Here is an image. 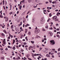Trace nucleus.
I'll use <instances>...</instances> for the list:
<instances>
[{
	"mask_svg": "<svg viewBox=\"0 0 60 60\" xmlns=\"http://www.w3.org/2000/svg\"><path fill=\"white\" fill-rule=\"evenodd\" d=\"M47 58H45L44 59V60H47Z\"/></svg>",
	"mask_w": 60,
	"mask_h": 60,
	"instance_id": "nucleus-63",
	"label": "nucleus"
},
{
	"mask_svg": "<svg viewBox=\"0 0 60 60\" xmlns=\"http://www.w3.org/2000/svg\"><path fill=\"white\" fill-rule=\"evenodd\" d=\"M56 30L57 31H59V28H58L56 29Z\"/></svg>",
	"mask_w": 60,
	"mask_h": 60,
	"instance_id": "nucleus-54",
	"label": "nucleus"
},
{
	"mask_svg": "<svg viewBox=\"0 0 60 60\" xmlns=\"http://www.w3.org/2000/svg\"><path fill=\"white\" fill-rule=\"evenodd\" d=\"M2 36H3V37H4V36H5V35L4 34L2 33Z\"/></svg>",
	"mask_w": 60,
	"mask_h": 60,
	"instance_id": "nucleus-12",
	"label": "nucleus"
},
{
	"mask_svg": "<svg viewBox=\"0 0 60 60\" xmlns=\"http://www.w3.org/2000/svg\"><path fill=\"white\" fill-rule=\"evenodd\" d=\"M25 47H28V46L27 45H26L25 46Z\"/></svg>",
	"mask_w": 60,
	"mask_h": 60,
	"instance_id": "nucleus-49",
	"label": "nucleus"
},
{
	"mask_svg": "<svg viewBox=\"0 0 60 60\" xmlns=\"http://www.w3.org/2000/svg\"><path fill=\"white\" fill-rule=\"evenodd\" d=\"M44 12H46L47 11L46 10H43Z\"/></svg>",
	"mask_w": 60,
	"mask_h": 60,
	"instance_id": "nucleus-34",
	"label": "nucleus"
},
{
	"mask_svg": "<svg viewBox=\"0 0 60 60\" xmlns=\"http://www.w3.org/2000/svg\"><path fill=\"white\" fill-rule=\"evenodd\" d=\"M55 11H58V10L56 9V10Z\"/></svg>",
	"mask_w": 60,
	"mask_h": 60,
	"instance_id": "nucleus-57",
	"label": "nucleus"
},
{
	"mask_svg": "<svg viewBox=\"0 0 60 60\" xmlns=\"http://www.w3.org/2000/svg\"><path fill=\"white\" fill-rule=\"evenodd\" d=\"M28 59H29V60H32V59H31V58H28Z\"/></svg>",
	"mask_w": 60,
	"mask_h": 60,
	"instance_id": "nucleus-39",
	"label": "nucleus"
},
{
	"mask_svg": "<svg viewBox=\"0 0 60 60\" xmlns=\"http://www.w3.org/2000/svg\"><path fill=\"white\" fill-rule=\"evenodd\" d=\"M44 40H42V42H44Z\"/></svg>",
	"mask_w": 60,
	"mask_h": 60,
	"instance_id": "nucleus-51",
	"label": "nucleus"
},
{
	"mask_svg": "<svg viewBox=\"0 0 60 60\" xmlns=\"http://www.w3.org/2000/svg\"><path fill=\"white\" fill-rule=\"evenodd\" d=\"M22 41H25V39H23Z\"/></svg>",
	"mask_w": 60,
	"mask_h": 60,
	"instance_id": "nucleus-64",
	"label": "nucleus"
},
{
	"mask_svg": "<svg viewBox=\"0 0 60 60\" xmlns=\"http://www.w3.org/2000/svg\"><path fill=\"white\" fill-rule=\"evenodd\" d=\"M52 57L53 58H54V55H52Z\"/></svg>",
	"mask_w": 60,
	"mask_h": 60,
	"instance_id": "nucleus-62",
	"label": "nucleus"
},
{
	"mask_svg": "<svg viewBox=\"0 0 60 60\" xmlns=\"http://www.w3.org/2000/svg\"><path fill=\"white\" fill-rule=\"evenodd\" d=\"M25 6L24 5L23 6V8H25Z\"/></svg>",
	"mask_w": 60,
	"mask_h": 60,
	"instance_id": "nucleus-44",
	"label": "nucleus"
},
{
	"mask_svg": "<svg viewBox=\"0 0 60 60\" xmlns=\"http://www.w3.org/2000/svg\"><path fill=\"white\" fill-rule=\"evenodd\" d=\"M42 30L43 31H45L46 30H45V29L44 28H43L42 29Z\"/></svg>",
	"mask_w": 60,
	"mask_h": 60,
	"instance_id": "nucleus-16",
	"label": "nucleus"
},
{
	"mask_svg": "<svg viewBox=\"0 0 60 60\" xmlns=\"http://www.w3.org/2000/svg\"><path fill=\"white\" fill-rule=\"evenodd\" d=\"M7 27H8L10 26V25H9V24H7Z\"/></svg>",
	"mask_w": 60,
	"mask_h": 60,
	"instance_id": "nucleus-26",
	"label": "nucleus"
},
{
	"mask_svg": "<svg viewBox=\"0 0 60 60\" xmlns=\"http://www.w3.org/2000/svg\"><path fill=\"white\" fill-rule=\"evenodd\" d=\"M3 8H4V10H5V7L4 6H3Z\"/></svg>",
	"mask_w": 60,
	"mask_h": 60,
	"instance_id": "nucleus-32",
	"label": "nucleus"
},
{
	"mask_svg": "<svg viewBox=\"0 0 60 60\" xmlns=\"http://www.w3.org/2000/svg\"><path fill=\"white\" fill-rule=\"evenodd\" d=\"M49 34H50L51 35V36H52V35H53V34L52 33L50 32L49 33Z\"/></svg>",
	"mask_w": 60,
	"mask_h": 60,
	"instance_id": "nucleus-10",
	"label": "nucleus"
},
{
	"mask_svg": "<svg viewBox=\"0 0 60 60\" xmlns=\"http://www.w3.org/2000/svg\"><path fill=\"white\" fill-rule=\"evenodd\" d=\"M44 40L45 41H46V40H47V38H44Z\"/></svg>",
	"mask_w": 60,
	"mask_h": 60,
	"instance_id": "nucleus-45",
	"label": "nucleus"
},
{
	"mask_svg": "<svg viewBox=\"0 0 60 60\" xmlns=\"http://www.w3.org/2000/svg\"><path fill=\"white\" fill-rule=\"evenodd\" d=\"M50 44L52 45H54L55 44V42L54 40H51L50 41Z\"/></svg>",
	"mask_w": 60,
	"mask_h": 60,
	"instance_id": "nucleus-3",
	"label": "nucleus"
},
{
	"mask_svg": "<svg viewBox=\"0 0 60 60\" xmlns=\"http://www.w3.org/2000/svg\"><path fill=\"white\" fill-rule=\"evenodd\" d=\"M25 39H26V41H28V39H27V37L26 36L25 37Z\"/></svg>",
	"mask_w": 60,
	"mask_h": 60,
	"instance_id": "nucleus-14",
	"label": "nucleus"
},
{
	"mask_svg": "<svg viewBox=\"0 0 60 60\" xmlns=\"http://www.w3.org/2000/svg\"><path fill=\"white\" fill-rule=\"evenodd\" d=\"M15 40H13V44H14V43H15Z\"/></svg>",
	"mask_w": 60,
	"mask_h": 60,
	"instance_id": "nucleus-15",
	"label": "nucleus"
},
{
	"mask_svg": "<svg viewBox=\"0 0 60 60\" xmlns=\"http://www.w3.org/2000/svg\"><path fill=\"white\" fill-rule=\"evenodd\" d=\"M0 18H3V16H2V15H0Z\"/></svg>",
	"mask_w": 60,
	"mask_h": 60,
	"instance_id": "nucleus-24",
	"label": "nucleus"
},
{
	"mask_svg": "<svg viewBox=\"0 0 60 60\" xmlns=\"http://www.w3.org/2000/svg\"><path fill=\"white\" fill-rule=\"evenodd\" d=\"M3 44H4V45H5V44H6V43H5V41H4V40H3Z\"/></svg>",
	"mask_w": 60,
	"mask_h": 60,
	"instance_id": "nucleus-6",
	"label": "nucleus"
},
{
	"mask_svg": "<svg viewBox=\"0 0 60 60\" xmlns=\"http://www.w3.org/2000/svg\"><path fill=\"white\" fill-rule=\"evenodd\" d=\"M16 27L15 26H14L13 28V29L14 30H16Z\"/></svg>",
	"mask_w": 60,
	"mask_h": 60,
	"instance_id": "nucleus-8",
	"label": "nucleus"
},
{
	"mask_svg": "<svg viewBox=\"0 0 60 60\" xmlns=\"http://www.w3.org/2000/svg\"><path fill=\"white\" fill-rule=\"evenodd\" d=\"M12 12H10L9 13V14L11 15L12 14Z\"/></svg>",
	"mask_w": 60,
	"mask_h": 60,
	"instance_id": "nucleus-30",
	"label": "nucleus"
},
{
	"mask_svg": "<svg viewBox=\"0 0 60 60\" xmlns=\"http://www.w3.org/2000/svg\"><path fill=\"white\" fill-rule=\"evenodd\" d=\"M49 29L50 30H52V29H53L52 28V27H51Z\"/></svg>",
	"mask_w": 60,
	"mask_h": 60,
	"instance_id": "nucleus-20",
	"label": "nucleus"
},
{
	"mask_svg": "<svg viewBox=\"0 0 60 60\" xmlns=\"http://www.w3.org/2000/svg\"><path fill=\"white\" fill-rule=\"evenodd\" d=\"M57 37H58V38H60V36H59V35H57Z\"/></svg>",
	"mask_w": 60,
	"mask_h": 60,
	"instance_id": "nucleus-18",
	"label": "nucleus"
},
{
	"mask_svg": "<svg viewBox=\"0 0 60 60\" xmlns=\"http://www.w3.org/2000/svg\"><path fill=\"white\" fill-rule=\"evenodd\" d=\"M13 59H14V60H15V59H16V58H15V57H14L13 58Z\"/></svg>",
	"mask_w": 60,
	"mask_h": 60,
	"instance_id": "nucleus-55",
	"label": "nucleus"
},
{
	"mask_svg": "<svg viewBox=\"0 0 60 60\" xmlns=\"http://www.w3.org/2000/svg\"><path fill=\"white\" fill-rule=\"evenodd\" d=\"M31 42L32 44H34V41H31Z\"/></svg>",
	"mask_w": 60,
	"mask_h": 60,
	"instance_id": "nucleus-11",
	"label": "nucleus"
},
{
	"mask_svg": "<svg viewBox=\"0 0 60 60\" xmlns=\"http://www.w3.org/2000/svg\"><path fill=\"white\" fill-rule=\"evenodd\" d=\"M23 27H25V24H23Z\"/></svg>",
	"mask_w": 60,
	"mask_h": 60,
	"instance_id": "nucleus-59",
	"label": "nucleus"
},
{
	"mask_svg": "<svg viewBox=\"0 0 60 60\" xmlns=\"http://www.w3.org/2000/svg\"><path fill=\"white\" fill-rule=\"evenodd\" d=\"M3 32H4L6 34V30H3Z\"/></svg>",
	"mask_w": 60,
	"mask_h": 60,
	"instance_id": "nucleus-21",
	"label": "nucleus"
},
{
	"mask_svg": "<svg viewBox=\"0 0 60 60\" xmlns=\"http://www.w3.org/2000/svg\"><path fill=\"white\" fill-rule=\"evenodd\" d=\"M49 9H52V8L51 7H50L49 8Z\"/></svg>",
	"mask_w": 60,
	"mask_h": 60,
	"instance_id": "nucleus-60",
	"label": "nucleus"
},
{
	"mask_svg": "<svg viewBox=\"0 0 60 60\" xmlns=\"http://www.w3.org/2000/svg\"><path fill=\"white\" fill-rule=\"evenodd\" d=\"M47 9L48 10H49V7H47Z\"/></svg>",
	"mask_w": 60,
	"mask_h": 60,
	"instance_id": "nucleus-40",
	"label": "nucleus"
},
{
	"mask_svg": "<svg viewBox=\"0 0 60 60\" xmlns=\"http://www.w3.org/2000/svg\"><path fill=\"white\" fill-rule=\"evenodd\" d=\"M37 6H34L33 7L34 8H36L37 7Z\"/></svg>",
	"mask_w": 60,
	"mask_h": 60,
	"instance_id": "nucleus-43",
	"label": "nucleus"
},
{
	"mask_svg": "<svg viewBox=\"0 0 60 60\" xmlns=\"http://www.w3.org/2000/svg\"><path fill=\"white\" fill-rule=\"evenodd\" d=\"M56 19H57V17L56 16H54L52 18V19L55 20V21H58V20Z\"/></svg>",
	"mask_w": 60,
	"mask_h": 60,
	"instance_id": "nucleus-2",
	"label": "nucleus"
},
{
	"mask_svg": "<svg viewBox=\"0 0 60 60\" xmlns=\"http://www.w3.org/2000/svg\"><path fill=\"white\" fill-rule=\"evenodd\" d=\"M45 28H48V26H46L45 27Z\"/></svg>",
	"mask_w": 60,
	"mask_h": 60,
	"instance_id": "nucleus-41",
	"label": "nucleus"
},
{
	"mask_svg": "<svg viewBox=\"0 0 60 60\" xmlns=\"http://www.w3.org/2000/svg\"><path fill=\"white\" fill-rule=\"evenodd\" d=\"M24 14H25V13H23L22 14V15L23 16V15H24Z\"/></svg>",
	"mask_w": 60,
	"mask_h": 60,
	"instance_id": "nucleus-37",
	"label": "nucleus"
},
{
	"mask_svg": "<svg viewBox=\"0 0 60 60\" xmlns=\"http://www.w3.org/2000/svg\"><path fill=\"white\" fill-rule=\"evenodd\" d=\"M60 48H59L58 49V51H60Z\"/></svg>",
	"mask_w": 60,
	"mask_h": 60,
	"instance_id": "nucleus-58",
	"label": "nucleus"
},
{
	"mask_svg": "<svg viewBox=\"0 0 60 60\" xmlns=\"http://www.w3.org/2000/svg\"><path fill=\"white\" fill-rule=\"evenodd\" d=\"M49 17H51L52 15H51V14H49Z\"/></svg>",
	"mask_w": 60,
	"mask_h": 60,
	"instance_id": "nucleus-23",
	"label": "nucleus"
},
{
	"mask_svg": "<svg viewBox=\"0 0 60 60\" xmlns=\"http://www.w3.org/2000/svg\"><path fill=\"white\" fill-rule=\"evenodd\" d=\"M30 11H29L27 13V15L28 14V13H29V12H30Z\"/></svg>",
	"mask_w": 60,
	"mask_h": 60,
	"instance_id": "nucleus-35",
	"label": "nucleus"
},
{
	"mask_svg": "<svg viewBox=\"0 0 60 60\" xmlns=\"http://www.w3.org/2000/svg\"><path fill=\"white\" fill-rule=\"evenodd\" d=\"M52 50H53V51H55V49H52Z\"/></svg>",
	"mask_w": 60,
	"mask_h": 60,
	"instance_id": "nucleus-56",
	"label": "nucleus"
},
{
	"mask_svg": "<svg viewBox=\"0 0 60 60\" xmlns=\"http://www.w3.org/2000/svg\"><path fill=\"white\" fill-rule=\"evenodd\" d=\"M35 30L34 31V33L36 34H37V33H39L40 32V30L37 28V27L35 28Z\"/></svg>",
	"mask_w": 60,
	"mask_h": 60,
	"instance_id": "nucleus-1",
	"label": "nucleus"
},
{
	"mask_svg": "<svg viewBox=\"0 0 60 60\" xmlns=\"http://www.w3.org/2000/svg\"><path fill=\"white\" fill-rule=\"evenodd\" d=\"M49 1H50V3H52V0H49Z\"/></svg>",
	"mask_w": 60,
	"mask_h": 60,
	"instance_id": "nucleus-28",
	"label": "nucleus"
},
{
	"mask_svg": "<svg viewBox=\"0 0 60 60\" xmlns=\"http://www.w3.org/2000/svg\"><path fill=\"white\" fill-rule=\"evenodd\" d=\"M28 34H29V35H31V33L30 32H28Z\"/></svg>",
	"mask_w": 60,
	"mask_h": 60,
	"instance_id": "nucleus-22",
	"label": "nucleus"
},
{
	"mask_svg": "<svg viewBox=\"0 0 60 60\" xmlns=\"http://www.w3.org/2000/svg\"><path fill=\"white\" fill-rule=\"evenodd\" d=\"M1 60H3V59H4V58L2 57L1 58Z\"/></svg>",
	"mask_w": 60,
	"mask_h": 60,
	"instance_id": "nucleus-31",
	"label": "nucleus"
},
{
	"mask_svg": "<svg viewBox=\"0 0 60 60\" xmlns=\"http://www.w3.org/2000/svg\"><path fill=\"white\" fill-rule=\"evenodd\" d=\"M8 49L7 48H6L5 49V50H8Z\"/></svg>",
	"mask_w": 60,
	"mask_h": 60,
	"instance_id": "nucleus-50",
	"label": "nucleus"
},
{
	"mask_svg": "<svg viewBox=\"0 0 60 60\" xmlns=\"http://www.w3.org/2000/svg\"><path fill=\"white\" fill-rule=\"evenodd\" d=\"M12 49L14 50H15V47L14 46L13 47Z\"/></svg>",
	"mask_w": 60,
	"mask_h": 60,
	"instance_id": "nucleus-19",
	"label": "nucleus"
},
{
	"mask_svg": "<svg viewBox=\"0 0 60 60\" xmlns=\"http://www.w3.org/2000/svg\"><path fill=\"white\" fill-rule=\"evenodd\" d=\"M22 22H21L20 24V25H22Z\"/></svg>",
	"mask_w": 60,
	"mask_h": 60,
	"instance_id": "nucleus-42",
	"label": "nucleus"
},
{
	"mask_svg": "<svg viewBox=\"0 0 60 60\" xmlns=\"http://www.w3.org/2000/svg\"><path fill=\"white\" fill-rule=\"evenodd\" d=\"M24 50H23V49H22L21 50V51L22 52H23V51H24Z\"/></svg>",
	"mask_w": 60,
	"mask_h": 60,
	"instance_id": "nucleus-47",
	"label": "nucleus"
},
{
	"mask_svg": "<svg viewBox=\"0 0 60 60\" xmlns=\"http://www.w3.org/2000/svg\"><path fill=\"white\" fill-rule=\"evenodd\" d=\"M33 47L31 46H30L29 48V50H30L31 49V48H32Z\"/></svg>",
	"mask_w": 60,
	"mask_h": 60,
	"instance_id": "nucleus-7",
	"label": "nucleus"
},
{
	"mask_svg": "<svg viewBox=\"0 0 60 60\" xmlns=\"http://www.w3.org/2000/svg\"><path fill=\"white\" fill-rule=\"evenodd\" d=\"M19 11H18L17 12V14H19Z\"/></svg>",
	"mask_w": 60,
	"mask_h": 60,
	"instance_id": "nucleus-53",
	"label": "nucleus"
},
{
	"mask_svg": "<svg viewBox=\"0 0 60 60\" xmlns=\"http://www.w3.org/2000/svg\"><path fill=\"white\" fill-rule=\"evenodd\" d=\"M45 50H48V49L47 48H45Z\"/></svg>",
	"mask_w": 60,
	"mask_h": 60,
	"instance_id": "nucleus-52",
	"label": "nucleus"
},
{
	"mask_svg": "<svg viewBox=\"0 0 60 60\" xmlns=\"http://www.w3.org/2000/svg\"><path fill=\"white\" fill-rule=\"evenodd\" d=\"M5 1H4V0L3 1V5H4V2H5Z\"/></svg>",
	"mask_w": 60,
	"mask_h": 60,
	"instance_id": "nucleus-17",
	"label": "nucleus"
},
{
	"mask_svg": "<svg viewBox=\"0 0 60 60\" xmlns=\"http://www.w3.org/2000/svg\"><path fill=\"white\" fill-rule=\"evenodd\" d=\"M28 15H27L26 17V18L27 19L28 18Z\"/></svg>",
	"mask_w": 60,
	"mask_h": 60,
	"instance_id": "nucleus-48",
	"label": "nucleus"
},
{
	"mask_svg": "<svg viewBox=\"0 0 60 60\" xmlns=\"http://www.w3.org/2000/svg\"><path fill=\"white\" fill-rule=\"evenodd\" d=\"M16 30L17 32H19V28H16Z\"/></svg>",
	"mask_w": 60,
	"mask_h": 60,
	"instance_id": "nucleus-5",
	"label": "nucleus"
},
{
	"mask_svg": "<svg viewBox=\"0 0 60 60\" xmlns=\"http://www.w3.org/2000/svg\"><path fill=\"white\" fill-rule=\"evenodd\" d=\"M12 56H14V53H12Z\"/></svg>",
	"mask_w": 60,
	"mask_h": 60,
	"instance_id": "nucleus-61",
	"label": "nucleus"
},
{
	"mask_svg": "<svg viewBox=\"0 0 60 60\" xmlns=\"http://www.w3.org/2000/svg\"><path fill=\"white\" fill-rule=\"evenodd\" d=\"M45 3L46 4H48V3H49V2L48 1H46L45 2Z\"/></svg>",
	"mask_w": 60,
	"mask_h": 60,
	"instance_id": "nucleus-33",
	"label": "nucleus"
},
{
	"mask_svg": "<svg viewBox=\"0 0 60 60\" xmlns=\"http://www.w3.org/2000/svg\"><path fill=\"white\" fill-rule=\"evenodd\" d=\"M37 56V54H35L34 55V56Z\"/></svg>",
	"mask_w": 60,
	"mask_h": 60,
	"instance_id": "nucleus-46",
	"label": "nucleus"
},
{
	"mask_svg": "<svg viewBox=\"0 0 60 60\" xmlns=\"http://www.w3.org/2000/svg\"><path fill=\"white\" fill-rule=\"evenodd\" d=\"M45 21H44V19L43 18H42L41 20V24H43L44 23Z\"/></svg>",
	"mask_w": 60,
	"mask_h": 60,
	"instance_id": "nucleus-4",
	"label": "nucleus"
},
{
	"mask_svg": "<svg viewBox=\"0 0 60 60\" xmlns=\"http://www.w3.org/2000/svg\"><path fill=\"white\" fill-rule=\"evenodd\" d=\"M24 45H26V42H24Z\"/></svg>",
	"mask_w": 60,
	"mask_h": 60,
	"instance_id": "nucleus-36",
	"label": "nucleus"
},
{
	"mask_svg": "<svg viewBox=\"0 0 60 60\" xmlns=\"http://www.w3.org/2000/svg\"><path fill=\"white\" fill-rule=\"evenodd\" d=\"M11 29H12V28H13V25H12V26H11Z\"/></svg>",
	"mask_w": 60,
	"mask_h": 60,
	"instance_id": "nucleus-27",
	"label": "nucleus"
},
{
	"mask_svg": "<svg viewBox=\"0 0 60 60\" xmlns=\"http://www.w3.org/2000/svg\"><path fill=\"white\" fill-rule=\"evenodd\" d=\"M26 56L27 57H29V55H26Z\"/></svg>",
	"mask_w": 60,
	"mask_h": 60,
	"instance_id": "nucleus-29",
	"label": "nucleus"
},
{
	"mask_svg": "<svg viewBox=\"0 0 60 60\" xmlns=\"http://www.w3.org/2000/svg\"><path fill=\"white\" fill-rule=\"evenodd\" d=\"M18 59H20V57L19 56H18Z\"/></svg>",
	"mask_w": 60,
	"mask_h": 60,
	"instance_id": "nucleus-38",
	"label": "nucleus"
},
{
	"mask_svg": "<svg viewBox=\"0 0 60 60\" xmlns=\"http://www.w3.org/2000/svg\"><path fill=\"white\" fill-rule=\"evenodd\" d=\"M7 2H6V1H5V5H7Z\"/></svg>",
	"mask_w": 60,
	"mask_h": 60,
	"instance_id": "nucleus-25",
	"label": "nucleus"
},
{
	"mask_svg": "<svg viewBox=\"0 0 60 60\" xmlns=\"http://www.w3.org/2000/svg\"><path fill=\"white\" fill-rule=\"evenodd\" d=\"M19 7V9L20 10H21V8H22V6L21 5Z\"/></svg>",
	"mask_w": 60,
	"mask_h": 60,
	"instance_id": "nucleus-13",
	"label": "nucleus"
},
{
	"mask_svg": "<svg viewBox=\"0 0 60 60\" xmlns=\"http://www.w3.org/2000/svg\"><path fill=\"white\" fill-rule=\"evenodd\" d=\"M46 56L47 57H50V55L49 54H47L46 55Z\"/></svg>",
	"mask_w": 60,
	"mask_h": 60,
	"instance_id": "nucleus-9",
	"label": "nucleus"
}]
</instances>
